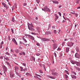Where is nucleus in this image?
I'll return each instance as SVG.
<instances>
[{"label":"nucleus","instance_id":"nucleus-1","mask_svg":"<svg viewBox=\"0 0 80 80\" xmlns=\"http://www.w3.org/2000/svg\"><path fill=\"white\" fill-rule=\"evenodd\" d=\"M2 68L4 70V73H5V72L4 71H5V72H7V68L6 67V66H5V65H3L2 66Z\"/></svg>","mask_w":80,"mask_h":80},{"label":"nucleus","instance_id":"nucleus-2","mask_svg":"<svg viewBox=\"0 0 80 80\" xmlns=\"http://www.w3.org/2000/svg\"><path fill=\"white\" fill-rule=\"evenodd\" d=\"M2 5H3L4 7H5V8H6V9H8V8H9V6H8V5H7L5 4V3L2 2Z\"/></svg>","mask_w":80,"mask_h":80},{"label":"nucleus","instance_id":"nucleus-3","mask_svg":"<svg viewBox=\"0 0 80 80\" xmlns=\"http://www.w3.org/2000/svg\"><path fill=\"white\" fill-rule=\"evenodd\" d=\"M28 28H32V27H33V24H32V23H31L30 24L28 23Z\"/></svg>","mask_w":80,"mask_h":80},{"label":"nucleus","instance_id":"nucleus-4","mask_svg":"<svg viewBox=\"0 0 80 80\" xmlns=\"http://www.w3.org/2000/svg\"><path fill=\"white\" fill-rule=\"evenodd\" d=\"M52 48L53 49H54V50H55V49H56V48H57V44L56 43L54 44L53 45Z\"/></svg>","mask_w":80,"mask_h":80},{"label":"nucleus","instance_id":"nucleus-5","mask_svg":"<svg viewBox=\"0 0 80 80\" xmlns=\"http://www.w3.org/2000/svg\"><path fill=\"white\" fill-rule=\"evenodd\" d=\"M42 42H45L46 41H50L49 39H45V38H42L41 39Z\"/></svg>","mask_w":80,"mask_h":80},{"label":"nucleus","instance_id":"nucleus-6","mask_svg":"<svg viewBox=\"0 0 80 80\" xmlns=\"http://www.w3.org/2000/svg\"><path fill=\"white\" fill-rule=\"evenodd\" d=\"M48 7H47V6H46L44 7L43 8H42V10H43V11H44V12H46V11L47 10V9H48Z\"/></svg>","mask_w":80,"mask_h":80},{"label":"nucleus","instance_id":"nucleus-7","mask_svg":"<svg viewBox=\"0 0 80 80\" xmlns=\"http://www.w3.org/2000/svg\"><path fill=\"white\" fill-rule=\"evenodd\" d=\"M28 37L30 38V39H31V40H35V38L34 37L30 35H29Z\"/></svg>","mask_w":80,"mask_h":80},{"label":"nucleus","instance_id":"nucleus-8","mask_svg":"<svg viewBox=\"0 0 80 80\" xmlns=\"http://www.w3.org/2000/svg\"><path fill=\"white\" fill-rule=\"evenodd\" d=\"M73 45V43L72 42L69 43L68 44V47H72Z\"/></svg>","mask_w":80,"mask_h":80},{"label":"nucleus","instance_id":"nucleus-9","mask_svg":"<svg viewBox=\"0 0 80 80\" xmlns=\"http://www.w3.org/2000/svg\"><path fill=\"white\" fill-rule=\"evenodd\" d=\"M75 57L76 58H80V55L78 54V53H76L75 54Z\"/></svg>","mask_w":80,"mask_h":80},{"label":"nucleus","instance_id":"nucleus-10","mask_svg":"<svg viewBox=\"0 0 80 80\" xmlns=\"http://www.w3.org/2000/svg\"><path fill=\"white\" fill-rule=\"evenodd\" d=\"M12 41L14 43H15V44L17 45V41H16V40H15V38H12Z\"/></svg>","mask_w":80,"mask_h":80},{"label":"nucleus","instance_id":"nucleus-11","mask_svg":"<svg viewBox=\"0 0 80 80\" xmlns=\"http://www.w3.org/2000/svg\"><path fill=\"white\" fill-rule=\"evenodd\" d=\"M10 75L11 76V78H13V76H14V73H12V72H11L10 73Z\"/></svg>","mask_w":80,"mask_h":80},{"label":"nucleus","instance_id":"nucleus-12","mask_svg":"<svg viewBox=\"0 0 80 80\" xmlns=\"http://www.w3.org/2000/svg\"><path fill=\"white\" fill-rule=\"evenodd\" d=\"M77 61H71V62L72 63V64H77Z\"/></svg>","mask_w":80,"mask_h":80},{"label":"nucleus","instance_id":"nucleus-13","mask_svg":"<svg viewBox=\"0 0 80 80\" xmlns=\"http://www.w3.org/2000/svg\"><path fill=\"white\" fill-rule=\"evenodd\" d=\"M52 75H58V73L57 72H52Z\"/></svg>","mask_w":80,"mask_h":80},{"label":"nucleus","instance_id":"nucleus-14","mask_svg":"<svg viewBox=\"0 0 80 80\" xmlns=\"http://www.w3.org/2000/svg\"><path fill=\"white\" fill-rule=\"evenodd\" d=\"M52 2H53V3H55V4L58 3V1H56V0L53 1Z\"/></svg>","mask_w":80,"mask_h":80},{"label":"nucleus","instance_id":"nucleus-15","mask_svg":"<svg viewBox=\"0 0 80 80\" xmlns=\"http://www.w3.org/2000/svg\"><path fill=\"white\" fill-rule=\"evenodd\" d=\"M71 76L72 78H74V79H76V78H77V77H76V76L74 75H71Z\"/></svg>","mask_w":80,"mask_h":80},{"label":"nucleus","instance_id":"nucleus-16","mask_svg":"<svg viewBox=\"0 0 80 80\" xmlns=\"http://www.w3.org/2000/svg\"><path fill=\"white\" fill-rule=\"evenodd\" d=\"M28 29H29V30H31L32 31H35V29L32 28H29Z\"/></svg>","mask_w":80,"mask_h":80},{"label":"nucleus","instance_id":"nucleus-17","mask_svg":"<svg viewBox=\"0 0 80 80\" xmlns=\"http://www.w3.org/2000/svg\"><path fill=\"white\" fill-rule=\"evenodd\" d=\"M52 33V32L47 31L46 32V34H47V35H48L49 34H51Z\"/></svg>","mask_w":80,"mask_h":80},{"label":"nucleus","instance_id":"nucleus-18","mask_svg":"<svg viewBox=\"0 0 80 80\" xmlns=\"http://www.w3.org/2000/svg\"><path fill=\"white\" fill-rule=\"evenodd\" d=\"M23 40L26 43H27V41L26 40V39L25 38V37L23 36Z\"/></svg>","mask_w":80,"mask_h":80},{"label":"nucleus","instance_id":"nucleus-19","mask_svg":"<svg viewBox=\"0 0 80 80\" xmlns=\"http://www.w3.org/2000/svg\"><path fill=\"white\" fill-rule=\"evenodd\" d=\"M48 78H52V79H55V78H54V77L53 76H48Z\"/></svg>","mask_w":80,"mask_h":80},{"label":"nucleus","instance_id":"nucleus-20","mask_svg":"<svg viewBox=\"0 0 80 80\" xmlns=\"http://www.w3.org/2000/svg\"><path fill=\"white\" fill-rule=\"evenodd\" d=\"M76 50L77 52H79V48L78 47H77L76 48Z\"/></svg>","mask_w":80,"mask_h":80},{"label":"nucleus","instance_id":"nucleus-21","mask_svg":"<svg viewBox=\"0 0 80 80\" xmlns=\"http://www.w3.org/2000/svg\"><path fill=\"white\" fill-rule=\"evenodd\" d=\"M76 65L77 66H80V62H77Z\"/></svg>","mask_w":80,"mask_h":80},{"label":"nucleus","instance_id":"nucleus-22","mask_svg":"<svg viewBox=\"0 0 80 80\" xmlns=\"http://www.w3.org/2000/svg\"><path fill=\"white\" fill-rule=\"evenodd\" d=\"M14 68H15V70L16 71V70L17 71V70H18V67H17V66H15V67H14Z\"/></svg>","mask_w":80,"mask_h":80},{"label":"nucleus","instance_id":"nucleus-23","mask_svg":"<svg viewBox=\"0 0 80 80\" xmlns=\"http://www.w3.org/2000/svg\"><path fill=\"white\" fill-rule=\"evenodd\" d=\"M66 52H69V48H66Z\"/></svg>","mask_w":80,"mask_h":80},{"label":"nucleus","instance_id":"nucleus-24","mask_svg":"<svg viewBox=\"0 0 80 80\" xmlns=\"http://www.w3.org/2000/svg\"><path fill=\"white\" fill-rule=\"evenodd\" d=\"M6 62V63L7 64V65H8V66L10 67V68H11V67L10 66V63H9V62Z\"/></svg>","mask_w":80,"mask_h":80},{"label":"nucleus","instance_id":"nucleus-25","mask_svg":"<svg viewBox=\"0 0 80 80\" xmlns=\"http://www.w3.org/2000/svg\"><path fill=\"white\" fill-rule=\"evenodd\" d=\"M20 68H21V72H23V67H20Z\"/></svg>","mask_w":80,"mask_h":80},{"label":"nucleus","instance_id":"nucleus-26","mask_svg":"<svg viewBox=\"0 0 80 80\" xmlns=\"http://www.w3.org/2000/svg\"><path fill=\"white\" fill-rule=\"evenodd\" d=\"M64 76L66 78H68V76L66 74H65Z\"/></svg>","mask_w":80,"mask_h":80},{"label":"nucleus","instance_id":"nucleus-27","mask_svg":"<svg viewBox=\"0 0 80 80\" xmlns=\"http://www.w3.org/2000/svg\"><path fill=\"white\" fill-rule=\"evenodd\" d=\"M35 75H36V76H37V77H41V76L40 75H39L38 74H37L36 73Z\"/></svg>","mask_w":80,"mask_h":80},{"label":"nucleus","instance_id":"nucleus-28","mask_svg":"<svg viewBox=\"0 0 80 80\" xmlns=\"http://www.w3.org/2000/svg\"><path fill=\"white\" fill-rule=\"evenodd\" d=\"M79 0H76V3H78H78H79Z\"/></svg>","mask_w":80,"mask_h":80},{"label":"nucleus","instance_id":"nucleus-29","mask_svg":"<svg viewBox=\"0 0 80 80\" xmlns=\"http://www.w3.org/2000/svg\"><path fill=\"white\" fill-rule=\"evenodd\" d=\"M32 58L33 60H34V61H35V57L32 56Z\"/></svg>","mask_w":80,"mask_h":80},{"label":"nucleus","instance_id":"nucleus-30","mask_svg":"<svg viewBox=\"0 0 80 80\" xmlns=\"http://www.w3.org/2000/svg\"><path fill=\"white\" fill-rule=\"evenodd\" d=\"M76 68L77 70H78V71H80V68H79L76 67Z\"/></svg>","mask_w":80,"mask_h":80},{"label":"nucleus","instance_id":"nucleus-31","mask_svg":"<svg viewBox=\"0 0 80 80\" xmlns=\"http://www.w3.org/2000/svg\"><path fill=\"white\" fill-rule=\"evenodd\" d=\"M50 12V10L49 9V8H48V9H47V11L46 12Z\"/></svg>","mask_w":80,"mask_h":80},{"label":"nucleus","instance_id":"nucleus-32","mask_svg":"<svg viewBox=\"0 0 80 80\" xmlns=\"http://www.w3.org/2000/svg\"><path fill=\"white\" fill-rule=\"evenodd\" d=\"M36 45L37 46H38L39 47L40 46V44L38 42L37 43Z\"/></svg>","mask_w":80,"mask_h":80},{"label":"nucleus","instance_id":"nucleus-33","mask_svg":"<svg viewBox=\"0 0 80 80\" xmlns=\"http://www.w3.org/2000/svg\"><path fill=\"white\" fill-rule=\"evenodd\" d=\"M50 27H51V26L50 25V24H49L48 25V29H49V28H50Z\"/></svg>","mask_w":80,"mask_h":80},{"label":"nucleus","instance_id":"nucleus-34","mask_svg":"<svg viewBox=\"0 0 80 80\" xmlns=\"http://www.w3.org/2000/svg\"><path fill=\"white\" fill-rule=\"evenodd\" d=\"M51 72H55V69H52L51 70Z\"/></svg>","mask_w":80,"mask_h":80},{"label":"nucleus","instance_id":"nucleus-35","mask_svg":"<svg viewBox=\"0 0 80 80\" xmlns=\"http://www.w3.org/2000/svg\"><path fill=\"white\" fill-rule=\"evenodd\" d=\"M5 59H6V60L8 61L10 60L8 58H6Z\"/></svg>","mask_w":80,"mask_h":80},{"label":"nucleus","instance_id":"nucleus-36","mask_svg":"<svg viewBox=\"0 0 80 80\" xmlns=\"http://www.w3.org/2000/svg\"><path fill=\"white\" fill-rule=\"evenodd\" d=\"M55 17H56V20H57V19L58 18V17L57 16V15H55Z\"/></svg>","mask_w":80,"mask_h":80},{"label":"nucleus","instance_id":"nucleus-37","mask_svg":"<svg viewBox=\"0 0 80 80\" xmlns=\"http://www.w3.org/2000/svg\"><path fill=\"white\" fill-rule=\"evenodd\" d=\"M42 66L43 67L44 69L46 71V69H45V65H42Z\"/></svg>","mask_w":80,"mask_h":80},{"label":"nucleus","instance_id":"nucleus-38","mask_svg":"<svg viewBox=\"0 0 80 80\" xmlns=\"http://www.w3.org/2000/svg\"><path fill=\"white\" fill-rule=\"evenodd\" d=\"M14 18H12V22H14Z\"/></svg>","mask_w":80,"mask_h":80},{"label":"nucleus","instance_id":"nucleus-39","mask_svg":"<svg viewBox=\"0 0 80 80\" xmlns=\"http://www.w3.org/2000/svg\"><path fill=\"white\" fill-rule=\"evenodd\" d=\"M74 15H75V16L76 17H78V14L77 13H75Z\"/></svg>","mask_w":80,"mask_h":80},{"label":"nucleus","instance_id":"nucleus-40","mask_svg":"<svg viewBox=\"0 0 80 80\" xmlns=\"http://www.w3.org/2000/svg\"><path fill=\"white\" fill-rule=\"evenodd\" d=\"M60 31L61 30L60 29H59L58 31V32L59 34H60Z\"/></svg>","mask_w":80,"mask_h":80},{"label":"nucleus","instance_id":"nucleus-41","mask_svg":"<svg viewBox=\"0 0 80 80\" xmlns=\"http://www.w3.org/2000/svg\"><path fill=\"white\" fill-rule=\"evenodd\" d=\"M18 75V76H19V77H22L21 74H20V73H19Z\"/></svg>","mask_w":80,"mask_h":80},{"label":"nucleus","instance_id":"nucleus-42","mask_svg":"<svg viewBox=\"0 0 80 80\" xmlns=\"http://www.w3.org/2000/svg\"><path fill=\"white\" fill-rule=\"evenodd\" d=\"M6 55H8L10 56V54H9L8 52H6Z\"/></svg>","mask_w":80,"mask_h":80},{"label":"nucleus","instance_id":"nucleus-43","mask_svg":"<svg viewBox=\"0 0 80 80\" xmlns=\"http://www.w3.org/2000/svg\"><path fill=\"white\" fill-rule=\"evenodd\" d=\"M72 73L73 74H74V75H77V74H76V73L75 72H72Z\"/></svg>","mask_w":80,"mask_h":80},{"label":"nucleus","instance_id":"nucleus-44","mask_svg":"<svg viewBox=\"0 0 80 80\" xmlns=\"http://www.w3.org/2000/svg\"><path fill=\"white\" fill-rule=\"evenodd\" d=\"M39 72H40L41 73H43V72H42V71L41 70H39Z\"/></svg>","mask_w":80,"mask_h":80},{"label":"nucleus","instance_id":"nucleus-45","mask_svg":"<svg viewBox=\"0 0 80 80\" xmlns=\"http://www.w3.org/2000/svg\"><path fill=\"white\" fill-rule=\"evenodd\" d=\"M36 1L38 3H39V2H40V0H36Z\"/></svg>","mask_w":80,"mask_h":80},{"label":"nucleus","instance_id":"nucleus-46","mask_svg":"<svg viewBox=\"0 0 80 80\" xmlns=\"http://www.w3.org/2000/svg\"><path fill=\"white\" fill-rule=\"evenodd\" d=\"M54 32L55 34H56L57 33V31L56 30H54Z\"/></svg>","mask_w":80,"mask_h":80},{"label":"nucleus","instance_id":"nucleus-47","mask_svg":"<svg viewBox=\"0 0 80 80\" xmlns=\"http://www.w3.org/2000/svg\"><path fill=\"white\" fill-rule=\"evenodd\" d=\"M11 31L12 33H14V32H13V29H11Z\"/></svg>","mask_w":80,"mask_h":80},{"label":"nucleus","instance_id":"nucleus-48","mask_svg":"<svg viewBox=\"0 0 80 80\" xmlns=\"http://www.w3.org/2000/svg\"><path fill=\"white\" fill-rule=\"evenodd\" d=\"M43 64H39V65L40 67H42V66H43Z\"/></svg>","mask_w":80,"mask_h":80},{"label":"nucleus","instance_id":"nucleus-49","mask_svg":"<svg viewBox=\"0 0 80 80\" xmlns=\"http://www.w3.org/2000/svg\"><path fill=\"white\" fill-rule=\"evenodd\" d=\"M58 13L60 17V16H61V15H62V14L60 12H58Z\"/></svg>","mask_w":80,"mask_h":80},{"label":"nucleus","instance_id":"nucleus-50","mask_svg":"<svg viewBox=\"0 0 80 80\" xmlns=\"http://www.w3.org/2000/svg\"><path fill=\"white\" fill-rule=\"evenodd\" d=\"M57 50H61V48H58L57 49Z\"/></svg>","mask_w":80,"mask_h":80},{"label":"nucleus","instance_id":"nucleus-51","mask_svg":"<svg viewBox=\"0 0 80 80\" xmlns=\"http://www.w3.org/2000/svg\"><path fill=\"white\" fill-rule=\"evenodd\" d=\"M65 72L66 73H67L68 74V71L65 70Z\"/></svg>","mask_w":80,"mask_h":80},{"label":"nucleus","instance_id":"nucleus-52","mask_svg":"<svg viewBox=\"0 0 80 80\" xmlns=\"http://www.w3.org/2000/svg\"><path fill=\"white\" fill-rule=\"evenodd\" d=\"M15 52L16 53H18L19 52H18V50H16L15 51Z\"/></svg>","mask_w":80,"mask_h":80},{"label":"nucleus","instance_id":"nucleus-53","mask_svg":"<svg viewBox=\"0 0 80 80\" xmlns=\"http://www.w3.org/2000/svg\"><path fill=\"white\" fill-rule=\"evenodd\" d=\"M26 75H29V73H28V72H27L26 73Z\"/></svg>","mask_w":80,"mask_h":80},{"label":"nucleus","instance_id":"nucleus-54","mask_svg":"<svg viewBox=\"0 0 80 80\" xmlns=\"http://www.w3.org/2000/svg\"><path fill=\"white\" fill-rule=\"evenodd\" d=\"M36 55L37 56H39V55H40V54L39 53H37L36 54Z\"/></svg>","mask_w":80,"mask_h":80},{"label":"nucleus","instance_id":"nucleus-55","mask_svg":"<svg viewBox=\"0 0 80 80\" xmlns=\"http://www.w3.org/2000/svg\"><path fill=\"white\" fill-rule=\"evenodd\" d=\"M23 6H26L27 5V3H24L23 4Z\"/></svg>","mask_w":80,"mask_h":80},{"label":"nucleus","instance_id":"nucleus-56","mask_svg":"<svg viewBox=\"0 0 80 80\" xmlns=\"http://www.w3.org/2000/svg\"><path fill=\"white\" fill-rule=\"evenodd\" d=\"M12 55H13V56H14V57H16V56H17V55L14 53Z\"/></svg>","mask_w":80,"mask_h":80},{"label":"nucleus","instance_id":"nucleus-57","mask_svg":"<svg viewBox=\"0 0 80 80\" xmlns=\"http://www.w3.org/2000/svg\"><path fill=\"white\" fill-rule=\"evenodd\" d=\"M3 74V72H0V75H2Z\"/></svg>","mask_w":80,"mask_h":80},{"label":"nucleus","instance_id":"nucleus-58","mask_svg":"<svg viewBox=\"0 0 80 80\" xmlns=\"http://www.w3.org/2000/svg\"><path fill=\"white\" fill-rule=\"evenodd\" d=\"M3 57L2 56H1L0 57V59H3Z\"/></svg>","mask_w":80,"mask_h":80},{"label":"nucleus","instance_id":"nucleus-59","mask_svg":"<svg viewBox=\"0 0 80 80\" xmlns=\"http://www.w3.org/2000/svg\"><path fill=\"white\" fill-rule=\"evenodd\" d=\"M52 42H53V43H55V41L53 40H52Z\"/></svg>","mask_w":80,"mask_h":80},{"label":"nucleus","instance_id":"nucleus-60","mask_svg":"<svg viewBox=\"0 0 80 80\" xmlns=\"http://www.w3.org/2000/svg\"><path fill=\"white\" fill-rule=\"evenodd\" d=\"M22 53L23 55H25V53L24 52H22Z\"/></svg>","mask_w":80,"mask_h":80},{"label":"nucleus","instance_id":"nucleus-61","mask_svg":"<svg viewBox=\"0 0 80 80\" xmlns=\"http://www.w3.org/2000/svg\"><path fill=\"white\" fill-rule=\"evenodd\" d=\"M22 65H23V66H26V64H25V63H23L22 64Z\"/></svg>","mask_w":80,"mask_h":80},{"label":"nucleus","instance_id":"nucleus-62","mask_svg":"<svg viewBox=\"0 0 80 80\" xmlns=\"http://www.w3.org/2000/svg\"><path fill=\"white\" fill-rule=\"evenodd\" d=\"M19 74V73H18V72H16V74H17V75H18Z\"/></svg>","mask_w":80,"mask_h":80},{"label":"nucleus","instance_id":"nucleus-63","mask_svg":"<svg viewBox=\"0 0 80 80\" xmlns=\"http://www.w3.org/2000/svg\"><path fill=\"white\" fill-rule=\"evenodd\" d=\"M63 17L64 19V20H67V19L66 18H65L64 16H63Z\"/></svg>","mask_w":80,"mask_h":80},{"label":"nucleus","instance_id":"nucleus-64","mask_svg":"<svg viewBox=\"0 0 80 80\" xmlns=\"http://www.w3.org/2000/svg\"><path fill=\"white\" fill-rule=\"evenodd\" d=\"M54 55H55V57H57V54H56V53L55 52L54 53Z\"/></svg>","mask_w":80,"mask_h":80}]
</instances>
